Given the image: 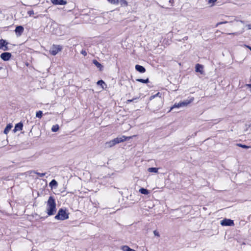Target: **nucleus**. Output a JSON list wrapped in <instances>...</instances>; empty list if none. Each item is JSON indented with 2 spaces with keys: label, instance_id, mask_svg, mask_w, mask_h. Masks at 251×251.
<instances>
[{
  "label": "nucleus",
  "instance_id": "23",
  "mask_svg": "<svg viewBox=\"0 0 251 251\" xmlns=\"http://www.w3.org/2000/svg\"><path fill=\"white\" fill-rule=\"evenodd\" d=\"M180 102L179 103H175L174 105L171 108L170 110H172L175 108H179L181 107Z\"/></svg>",
  "mask_w": 251,
  "mask_h": 251
},
{
  "label": "nucleus",
  "instance_id": "3",
  "mask_svg": "<svg viewBox=\"0 0 251 251\" xmlns=\"http://www.w3.org/2000/svg\"><path fill=\"white\" fill-rule=\"evenodd\" d=\"M54 218L57 220H65L69 218V214L66 210L62 208L60 209Z\"/></svg>",
  "mask_w": 251,
  "mask_h": 251
},
{
  "label": "nucleus",
  "instance_id": "40",
  "mask_svg": "<svg viewBox=\"0 0 251 251\" xmlns=\"http://www.w3.org/2000/svg\"><path fill=\"white\" fill-rule=\"evenodd\" d=\"M183 39L184 40H187L188 39V37L187 36L185 37Z\"/></svg>",
  "mask_w": 251,
  "mask_h": 251
},
{
  "label": "nucleus",
  "instance_id": "18",
  "mask_svg": "<svg viewBox=\"0 0 251 251\" xmlns=\"http://www.w3.org/2000/svg\"><path fill=\"white\" fill-rule=\"evenodd\" d=\"M49 185L51 187H56L57 185V181L54 180V179H52L50 183L49 184Z\"/></svg>",
  "mask_w": 251,
  "mask_h": 251
},
{
  "label": "nucleus",
  "instance_id": "16",
  "mask_svg": "<svg viewBox=\"0 0 251 251\" xmlns=\"http://www.w3.org/2000/svg\"><path fill=\"white\" fill-rule=\"evenodd\" d=\"M158 168H149L148 169V171L150 173H157L158 172Z\"/></svg>",
  "mask_w": 251,
  "mask_h": 251
},
{
  "label": "nucleus",
  "instance_id": "27",
  "mask_svg": "<svg viewBox=\"0 0 251 251\" xmlns=\"http://www.w3.org/2000/svg\"><path fill=\"white\" fill-rule=\"evenodd\" d=\"M216 1L217 0H208V3L211 4V6H213Z\"/></svg>",
  "mask_w": 251,
  "mask_h": 251
},
{
  "label": "nucleus",
  "instance_id": "28",
  "mask_svg": "<svg viewBox=\"0 0 251 251\" xmlns=\"http://www.w3.org/2000/svg\"><path fill=\"white\" fill-rule=\"evenodd\" d=\"M237 146H239L240 147H242L243 148H245V149H248V148H249V146H246L245 145H242V144H238Z\"/></svg>",
  "mask_w": 251,
  "mask_h": 251
},
{
  "label": "nucleus",
  "instance_id": "4",
  "mask_svg": "<svg viewBox=\"0 0 251 251\" xmlns=\"http://www.w3.org/2000/svg\"><path fill=\"white\" fill-rule=\"evenodd\" d=\"M62 50V47L60 45H53L50 48V53L53 55H55L58 53V52L61 51Z\"/></svg>",
  "mask_w": 251,
  "mask_h": 251
},
{
  "label": "nucleus",
  "instance_id": "19",
  "mask_svg": "<svg viewBox=\"0 0 251 251\" xmlns=\"http://www.w3.org/2000/svg\"><path fill=\"white\" fill-rule=\"evenodd\" d=\"M93 63L97 66L98 68H100V70L102 68V65L99 62H98L96 60H93Z\"/></svg>",
  "mask_w": 251,
  "mask_h": 251
},
{
  "label": "nucleus",
  "instance_id": "32",
  "mask_svg": "<svg viewBox=\"0 0 251 251\" xmlns=\"http://www.w3.org/2000/svg\"><path fill=\"white\" fill-rule=\"evenodd\" d=\"M153 233L155 236H156L158 237H159V236H160L159 232L157 230H154L153 231Z\"/></svg>",
  "mask_w": 251,
  "mask_h": 251
},
{
  "label": "nucleus",
  "instance_id": "37",
  "mask_svg": "<svg viewBox=\"0 0 251 251\" xmlns=\"http://www.w3.org/2000/svg\"><path fill=\"white\" fill-rule=\"evenodd\" d=\"M247 26L248 27V29H251V25H248Z\"/></svg>",
  "mask_w": 251,
  "mask_h": 251
},
{
  "label": "nucleus",
  "instance_id": "43",
  "mask_svg": "<svg viewBox=\"0 0 251 251\" xmlns=\"http://www.w3.org/2000/svg\"><path fill=\"white\" fill-rule=\"evenodd\" d=\"M2 68L1 67H0V69H1Z\"/></svg>",
  "mask_w": 251,
  "mask_h": 251
},
{
  "label": "nucleus",
  "instance_id": "41",
  "mask_svg": "<svg viewBox=\"0 0 251 251\" xmlns=\"http://www.w3.org/2000/svg\"><path fill=\"white\" fill-rule=\"evenodd\" d=\"M169 2H170V3H173V2H174V0H169Z\"/></svg>",
  "mask_w": 251,
  "mask_h": 251
},
{
  "label": "nucleus",
  "instance_id": "24",
  "mask_svg": "<svg viewBox=\"0 0 251 251\" xmlns=\"http://www.w3.org/2000/svg\"><path fill=\"white\" fill-rule=\"evenodd\" d=\"M32 173H33L34 174H37L38 176H39L40 177H43L45 176L46 175V173H38V172H37L35 171H33L31 172Z\"/></svg>",
  "mask_w": 251,
  "mask_h": 251
},
{
  "label": "nucleus",
  "instance_id": "25",
  "mask_svg": "<svg viewBox=\"0 0 251 251\" xmlns=\"http://www.w3.org/2000/svg\"><path fill=\"white\" fill-rule=\"evenodd\" d=\"M109 2L112 4H118L119 3V0H107Z\"/></svg>",
  "mask_w": 251,
  "mask_h": 251
},
{
  "label": "nucleus",
  "instance_id": "35",
  "mask_svg": "<svg viewBox=\"0 0 251 251\" xmlns=\"http://www.w3.org/2000/svg\"><path fill=\"white\" fill-rule=\"evenodd\" d=\"M155 97H156V95H153V96H151L150 98V100H152L153 99H154Z\"/></svg>",
  "mask_w": 251,
  "mask_h": 251
},
{
  "label": "nucleus",
  "instance_id": "38",
  "mask_svg": "<svg viewBox=\"0 0 251 251\" xmlns=\"http://www.w3.org/2000/svg\"><path fill=\"white\" fill-rule=\"evenodd\" d=\"M246 47L247 48H248L251 51V47L249 46H246Z\"/></svg>",
  "mask_w": 251,
  "mask_h": 251
},
{
  "label": "nucleus",
  "instance_id": "7",
  "mask_svg": "<svg viewBox=\"0 0 251 251\" xmlns=\"http://www.w3.org/2000/svg\"><path fill=\"white\" fill-rule=\"evenodd\" d=\"M12 55L11 53L8 52H4L2 53L0 55V58L3 61H8L11 57Z\"/></svg>",
  "mask_w": 251,
  "mask_h": 251
},
{
  "label": "nucleus",
  "instance_id": "34",
  "mask_svg": "<svg viewBox=\"0 0 251 251\" xmlns=\"http://www.w3.org/2000/svg\"><path fill=\"white\" fill-rule=\"evenodd\" d=\"M27 13L30 15H32L34 14V11L33 10H30L28 11Z\"/></svg>",
  "mask_w": 251,
  "mask_h": 251
},
{
  "label": "nucleus",
  "instance_id": "13",
  "mask_svg": "<svg viewBox=\"0 0 251 251\" xmlns=\"http://www.w3.org/2000/svg\"><path fill=\"white\" fill-rule=\"evenodd\" d=\"M135 68L137 71L141 73H144L146 71L145 68L142 66L139 65H136Z\"/></svg>",
  "mask_w": 251,
  "mask_h": 251
},
{
  "label": "nucleus",
  "instance_id": "33",
  "mask_svg": "<svg viewBox=\"0 0 251 251\" xmlns=\"http://www.w3.org/2000/svg\"><path fill=\"white\" fill-rule=\"evenodd\" d=\"M81 53L83 54L84 56H86L87 55V52L85 50H82L81 51Z\"/></svg>",
  "mask_w": 251,
  "mask_h": 251
},
{
  "label": "nucleus",
  "instance_id": "26",
  "mask_svg": "<svg viewBox=\"0 0 251 251\" xmlns=\"http://www.w3.org/2000/svg\"><path fill=\"white\" fill-rule=\"evenodd\" d=\"M42 111H38L36 112V116L39 118H41L42 117Z\"/></svg>",
  "mask_w": 251,
  "mask_h": 251
},
{
  "label": "nucleus",
  "instance_id": "21",
  "mask_svg": "<svg viewBox=\"0 0 251 251\" xmlns=\"http://www.w3.org/2000/svg\"><path fill=\"white\" fill-rule=\"evenodd\" d=\"M59 128V126L58 125H53L51 128V131L52 132H56L58 130Z\"/></svg>",
  "mask_w": 251,
  "mask_h": 251
},
{
  "label": "nucleus",
  "instance_id": "12",
  "mask_svg": "<svg viewBox=\"0 0 251 251\" xmlns=\"http://www.w3.org/2000/svg\"><path fill=\"white\" fill-rule=\"evenodd\" d=\"M23 125L22 123H19L17 124L14 127V131L15 132L17 131H20L22 130Z\"/></svg>",
  "mask_w": 251,
  "mask_h": 251
},
{
  "label": "nucleus",
  "instance_id": "8",
  "mask_svg": "<svg viewBox=\"0 0 251 251\" xmlns=\"http://www.w3.org/2000/svg\"><path fill=\"white\" fill-rule=\"evenodd\" d=\"M24 27L22 26H18L16 27V29L15 30V32L18 36L21 35L22 33L24 31Z\"/></svg>",
  "mask_w": 251,
  "mask_h": 251
},
{
  "label": "nucleus",
  "instance_id": "6",
  "mask_svg": "<svg viewBox=\"0 0 251 251\" xmlns=\"http://www.w3.org/2000/svg\"><path fill=\"white\" fill-rule=\"evenodd\" d=\"M221 224L223 226H233L234 222L232 220L225 219L221 221Z\"/></svg>",
  "mask_w": 251,
  "mask_h": 251
},
{
  "label": "nucleus",
  "instance_id": "10",
  "mask_svg": "<svg viewBox=\"0 0 251 251\" xmlns=\"http://www.w3.org/2000/svg\"><path fill=\"white\" fill-rule=\"evenodd\" d=\"M194 100V98H192L190 100H186L180 102V105L181 107L186 106L189 103L192 102Z\"/></svg>",
  "mask_w": 251,
  "mask_h": 251
},
{
  "label": "nucleus",
  "instance_id": "31",
  "mask_svg": "<svg viewBox=\"0 0 251 251\" xmlns=\"http://www.w3.org/2000/svg\"><path fill=\"white\" fill-rule=\"evenodd\" d=\"M227 23V21H224V22H219L216 25V27H217L219 25H222V24H226Z\"/></svg>",
  "mask_w": 251,
  "mask_h": 251
},
{
  "label": "nucleus",
  "instance_id": "2",
  "mask_svg": "<svg viewBox=\"0 0 251 251\" xmlns=\"http://www.w3.org/2000/svg\"><path fill=\"white\" fill-rule=\"evenodd\" d=\"M131 137H126L125 136H122L118 137L109 142L105 143L106 148H111L115 146V145L119 144L121 142H123L126 141L127 139H129Z\"/></svg>",
  "mask_w": 251,
  "mask_h": 251
},
{
  "label": "nucleus",
  "instance_id": "39",
  "mask_svg": "<svg viewBox=\"0 0 251 251\" xmlns=\"http://www.w3.org/2000/svg\"><path fill=\"white\" fill-rule=\"evenodd\" d=\"M160 95V93H159V92H158V93H157L156 94H155V95H156V97H157V96H159V95Z\"/></svg>",
  "mask_w": 251,
  "mask_h": 251
},
{
  "label": "nucleus",
  "instance_id": "36",
  "mask_svg": "<svg viewBox=\"0 0 251 251\" xmlns=\"http://www.w3.org/2000/svg\"><path fill=\"white\" fill-rule=\"evenodd\" d=\"M239 33L238 32H234V33H228V34L229 35H230V34H233V35H238Z\"/></svg>",
  "mask_w": 251,
  "mask_h": 251
},
{
  "label": "nucleus",
  "instance_id": "30",
  "mask_svg": "<svg viewBox=\"0 0 251 251\" xmlns=\"http://www.w3.org/2000/svg\"><path fill=\"white\" fill-rule=\"evenodd\" d=\"M140 96H139V97H137V98H133L131 100H127V103H129V102H132V101H134L135 100H137L139 98Z\"/></svg>",
  "mask_w": 251,
  "mask_h": 251
},
{
  "label": "nucleus",
  "instance_id": "20",
  "mask_svg": "<svg viewBox=\"0 0 251 251\" xmlns=\"http://www.w3.org/2000/svg\"><path fill=\"white\" fill-rule=\"evenodd\" d=\"M119 2L122 6H126L128 4L126 0H119Z\"/></svg>",
  "mask_w": 251,
  "mask_h": 251
},
{
  "label": "nucleus",
  "instance_id": "29",
  "mask_svg": "<svg viewBox=\"0 0 251 251\" xmlns=\"http://www.w3.org/2000/svg\"><path fill=\"white\" fill-rule=\"evenodd\" d=\"M97 84L99 85H101L102 87H103L102 85L104 84V82L103 80H100L97 82Z\"/></svg>",
  "mask_w": 251,
  "mask_h": 251
},
{
  "label": "nucleus",
  "instance_id": "5",
  "mask_svg": "<svg viewBox=\"0 0 251 251\" xmlns=\"http://www.w3.org/2000/svg\"><path fill=\"white\" fill-rule=\"evenodd\" d=\"M8 43L6 40L3 39H0V50L3 51L8 50V48L7 47Z\"/></svg>",
  "mask_w": 251,
  "mask_h": 251
},
{
  "label": "nucleus",
  "instance_id": "11",
  "mask_svg": "<svg viewBox=\"0 0 251 251\" xmlns=\"http://www.w3.org/2000/svg\"><path fill=\"white\" fill-rule=\"evenodd\" d=\"M195 68H196V72H199L201 74H202L203 73L202 65L199 64H197L196 65Z\"/></svg>",
  "mask_w": 251,
  "mask_h": 251
},
{
  "label": "nucleus",
  "instance_id": "22",
  "mask_svg": "<svg viewBox=\"0 0 251 251\" xmlns=\"http://www.w3.org/2000/svg\"><path fill=\"white\" fill-rule=\"evenodd\" d=\"M136 81L140 82L143 83H147L149 82V80L148 78H147L146 79H141V78L137 79Z\"/></svg>",
  "mask_w": 251,
  "mask_h": 251
},
{
  "label": "nucleus",
  "instance_id": "17",
  "mask_svg": "<svg viewBox=\"0 0 251 251\" xmlns=\"http://www.w3.org/2000/svg\"><path fill=\"white\" fill-rule=\"evenodd\" d=\"M139 192H140L142 194L148 195L149 193V191L145 188H142L139 189Z\"/></svg>",
  "mask_w": 251,
  "mask_h": 251
},
{
  "label": "nucleus",
  "instance_id": "42",
  "mask_svg": "<svg viewBox=\"0 0 251 251\" xmlns=\"http://www.w3.org/2000/svg\"><path fill=\"white\" fill-rule=\"evenodd\" d=\"M240 22L241 23H244V21H240Z\"/></svg>",
  "mask_w": 251,
  "mask_h": 251
},
{
  "label": "nucleus",
  "instance_id": "14",
  "mask_svg": "<svg viewBox=\"0 0 251 251\" xmlns=\"http://www.w3.org/2000/svg\"><path fill=\"white\" fill-rule=\"evenodd\" d=\"M12 127V126L11 125H10V124L7 125L4 129V133L5 134H7L9 132V131L10 130Z\"/></svg>",
  "mask_w": 251,
  "mask_h": 251
},
{
  "label": "nucleus",
  "instance_id": "9",
  "mask_svg": "<svg viewBox=\"0 0 251 251\" xmlns=\"http://www.w3.org/2000/svg\"><path fill=\"white\" fill-rule=\"evenodd\" d=\"M53 4L55 5H65L66 4V1L64 0H51Z\"/></svg>",
  "mask_w": 251,
  "mask_h": 251
},
{
  "label": "nucleus",
  "instance_id": "1",
  "mask_svg": "<svg viewBox=\"0 0 251 251\" xmlns=\"http://www.w3.org/2000/svg\"><path fill=\"white\" fill-rule=\"evenodd\" d=\"M47 212L49 215H54L56 211V203L54 199L52 197H50L47 205Z\"/></svg>",
  "mask_w": 251,
  "mask_h": 251
},
{
  "label": "nucleus",
  "instance_id": "15",
  "mask_svg": "<svg viewBox=\"0 0 251 251\" xmlns=\"http://www.w3.org/2000/svg\"><path fill=\"white\" fill-rule=\"evenodd\" d=\"M122 249L124 251H136L135 250L130 249L127 246H123L122 247Z\"/></svg>",
  "mask_w": 251,
  "mask_h": 251
}]
</instances>
